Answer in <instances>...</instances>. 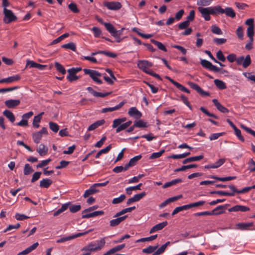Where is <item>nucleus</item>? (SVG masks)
Instances as JSON below:
<instances>
[{"instance_id":"obj_22","label":"nucleus","mask_w":255,"mask_h":255,"mask_svg":"<svg viewBox=\"0 0 255 255\" xmlns=\"http://www.w3.org/2000/svg\"><path fill=\"white\" fill-rule=\"evenodd\" d=\"M126 103V102L123 101L120 103L118 105L111 108H106L102 109V112L103 113H105L107 112H113L116 110H118L119 109H120L121 107H122L124 104Z\"/></svg>"},{"instance_id":"obj_6","label":"nucleus","mask_w":255,"mask_h":255,"mask_svg":"<svg viewBox=\"0 0 255 255\" xmlns=\"http://www.w3.org/2000/svg\"><path fill=\"white\" fill-rule=\"evenodd\" d=\"M201 64L203 67L215 72H220L222 70V69L213 65L210 61L205 59L201 60Z\"/></svg>"},{"instance_id":"obj_62","label":"nucleus","mask_w":255,"mask_h":255,"mask_svg":"<svg viewBox=\"0 0 255 255\" xmlns=\"http://www.w3.org/2000/svg\"><path fill=\"white\" fill-rule=\"evenodd\" d=\"M82 70V68L81 67H77V68H72L68 70V73L69 74H74L75 75L76 73Z\"/></svg>"},{"instance_id":"obj_3","label":"nucleus","mask_w":255,"mask_h":255,"mask_svg":"<svg viewBox=\"0 0 255 255\" xmlns=\"http://www.w3.org/2000/svg\"><path fill=\"white\" fill-rule=\"evenodd\" d=\"M137 67L145 73H148L150 71L149 68L153 66V64L145 60H139L137 64Z\"/></svg>"},{"instance_id":"obj_5","label":"nucleus","mask_w":255,"mask_h":255,"mask_svg":"<svg viewBox=\"0 0 255 255\" xmlns=\"http://www.w3.org/2000/svg\"><path fill=\"white\" fill-rule=\"evenodd\" d=\"M103 5L106 7L108 9L112 10H118L121 9L122 5L121 2L119 1H104Z\"/></svg>"},{"instance_id":"obj_32","label":"nucleus","mask_w":255,"mask_h":255,"mask_svg":"<svg viewBox=\"0 0 255 255\" xmlns=\"http://www.w3.org/2000/svg\"><path fill=\"white\" fill-rule=\"evenodd\" d=\"M135 209V206H133V207H128V208H127L124 209L122 210H121V211L115 214V215H114V217H120L121 215H124V214H126V213H127L128 212H131L132 211L134 210Z\"/></svg>"},{"instance_id":"obj_28","label":"nucleus","mask_w":255,"mask_h":255,"mask_svg":"<svg viewBox=\"0 0 255 255\" xmlns=\"http://www.w3.org/2000/svg\"><path fill=\"white\" fill-rule=\"evenodd\" d=\"M107 30L113 36L117 33L119 31H117L115 27L110 23H104Z\"/></svg>"},{"instance_id":"obj_30","label":"nucleus","mask_w":255,"mask_h":255,"mask_svg":"<svg viewBox=\"0 0 255 255\" xmlns=\"http://www.w3.org/2000/svg\"><path fill=\"white\" fill-rule=\"evenodd\" d=\"M204 157L203 155H201L199 156H193V157H190L189 158H187L184 160L183 161V164H186L189 162L196 161H199L203 159Z\"/></svg>"},{"instance_id":"obj_35","label":"nucleus","mask_w":255,"mask_h":255,"mask_svg":"<svg viewBox=\"0 0 255 255\" xmlns=\"http://www.w3.org/2000/svg\"><path fill=\"white\" fill-rule=\"evenodd\" d=\"M182 179L180 178L176 179L174 180H172L171 181L165 183L163 186V188H166L169 187H171L173 185H174L177 183H181L182 182Z\"/></svg>"},{"instance_id":"obj_29","label":"nucleus","mask_w":255,"mask_h":255,"mask_svg":"<svg viewBox=\"0 0 255 255\" xmlns=\"http://www.w3.org/2000/svg\"><path fill=\"white\" fill-rule=\"evenodd\" d=\"M43 114L44 113L42 112L34 117L32 124L34 128H38L39 127V123H40Z\"/></svg>"},{"instance_id":"obj_56","label":"nucleus","mask_w":255,"mask_h":255,"mask_svg":"<svg viewBox=\"0 0 255 255\" xmlns=\"http://www.w3.org/2000/svg\"><path fill=\"white\" fill-rule=\"evenodd\" d=\"M205 203V201H200L197 202H195L192 204H188L187 206L188 207V209L192 208V207H196L199 206L203 205Z\"/></svg>"},{"instance_id":"obj_49","label":"nucleus","mask_w":255,"mask_h":255,"mask_svg":"<svg viewBox=\"0 0 255 255\" xmlns=\"http://www.w3.org/2000/svg\"><path fill=\"white\" fill-rule=\"evenodd\" d=\"M134 125L137 128H146L147 127V123L142 120H138L134 122Z\"/></svg>"},{"instance_id":"obj_38","label":"nucleus","mask_w":255,"mask_h":255,"mask_svg":"<svg viewBox=\"0 0 255 255\" xmlns=\"http://www.w3.org/2000/svg\"><path fill=\"white\" fill-rule=\"evenodd\" d=\"M158 245L152 246H149L147 248L143 249L142 251V253L145 254H151L154 253L158 248Z\"/></svg>"},{"instance_id":"obj_8","label":"nucleus","mask_w":255,"mask_h":255,"mask_svg":"<svg viewBox=\"0 0 255 255\" xmlns=\"http://www.w3.org/2000/svg\"><path fill=\"white\" fill-rule=\"evenodd\" d=\"M198 9L205 20L208 21L210 20L211 17L210 14H211L212 10L211 7H203L200 6L198 8Z\"/></svg>"},{"instance_id":"obj_43","label":"nucleus","mask_w":255,"mask_h":255,"mask_svg":"<svg viewBox=\"0 0 255 255\" xmlns=\"http://www.w3.org/2000/svg\"><path fill=\"white\" fill-rule=\"evenodd\" d=\"M190 154V152H188L180 154H173L169 156V157L172 159H181L188 156Z\"/></svg>"},{"instance_id":"obj_55","label":"nucleus","mask_w":255,"mask_h":255,"mask_svg":"<svg viewBox=\"0 0 255 255\" xmlns=\"http://www.w3.org/2000/svg\"><path fill=\"white\" fill-rule=\"evenodd\" d=\"M243 75L246 77L249 80H250L254 83H255V75H252V73L244 72Z\"/></svg>"},{"instance_id":"obj_52","label":"nucleus","mask_w":255,"mask_h":255,"mask_svg":"<svg viewBox=\"0 0 255 255\" xmlns=\"http://www.w3.org/2000/svg\"><path fill=\"white\" fill-rule=\"evenodd\" d=\"M49 128L51 130L54 132H57L59 129V126L53 122H50L49 123Z\"/></svg>"},{"instance_id":"obj_42","label":"nucleus","mask_w":255,"mask_h":255,"mask_svg":"<svg viewBox=\"0 0 255 255\" xmlns=\"http://www.w3.org/2000/svg\"><path fill=\"white\" fill-rule=\"evenodd\" d=\"M61 47L63 48L70 49L73 51H75L76 50V45L73 42H69L68 43L63 44L61 46Z\"/></svg>"},{"instance_id":"obj_48","label":"nucleus","mask_w":255,"mask_h":255,"mask_svg":"<svg viewBox=\"0 0 255 255\" xmlns=\"http://www.w3.org/2000/svg\"><path fill=\"white\" fill-rule=\"evenodd\" d=\"M165 152L164 149L161 150L160 151L157 152H154L151 154L149 157L150 159H154L160 157L163 153Z\"/></svg>"},{"instance_id":"obj_19","label":"nucleus","mask_w":255,"mask_h":255,"mask_svg":"<svg viewBox=\"0 0 255 255\" xmlns=\"http://www.w3.org/2000/svg\"><path fill=\"white\" fill-rule=\"evenodd\" d=\"M127 216H124L122 217H116L117 218L113 219L110 221V225L111 227H115L119 225L121 222L124 221L127 218Z\"/></svg>"},{"instance_id":"obj_24","label":"nucleus","mask_w":255,"mask_h":255,"mask_svg":"<svg viewBox=\"0 0 255 255\" xmlns=\"http://www.w3.org/2000/svg\"><path fill=\"white\" fill-rule=\"evenodd\" d=\"M212 102L214 104L217 109L221 112L223 113H226L229 112L228 109L225 107L224 106H223V105H222L217 99H213L212 100Z\"/></svg>"},{"instance_id":"obj_45","label":"nucleus","mask_w":255,"mask_h":255,"mask_svg":"<svg viewBox=\"0 0 255 255\" xmlns=\"http://www.w3.org/2000/svg\"><path fill=\"white\" fill-rule=\"evenodd\" d=\"M188 207L187 206V205H183L182 206L176 207L172 212V215L174 216L180 211L188 210Z\"/></svg>"},{"instance_id":"obj_18","label":"nucleus","mask_w":255,"mask_h":255,"mask_svg":"<svg viewBox=\"0 0 255 255\" xmlns=\"http://www.w3.org/2000/svg\"><path fill=\"white\" fill-rule=\"evenodd\" d=\"M99 191V190L97 188L95 185L94 184L90 186V187L89 189L85 191V192L83 195V197L84 198H87L90 195H91L92 194H94L98 192Z\"/></svg>"},{"instance_id":"obj_23","label":"nucleus","mask_w":255,"mask_h":255,"mask_svg":"<svg viewBox=\"0 0 255 255\" xmlns=\"http://www.w3.org/2000/svg\"><path fill=\"white\" fill-rule=\"evenodd\" d=\"M38 245L39 244L37 242L35 243L23 251L19 253L17 255H26L35 250L38 247Z\"/></svg>"},{"instance_id":"obj_54","label":"nucleus","mask_w":255,"mask_h":255,"mask_svg":"<svg viewBox=\"0 0 255 255\" xmlns=\"http://www.w3.org/2000/svg\"><path fill=\"white\" fill-rule=\"evenodd\" d=\"M236 34L238 38L243 39L244 38V29L242 26H239L236 30Z\"/></svg>"},{"instance_id":"obj_17","label":"nucleus","mask_w":255,"mask_h":255,"mask_svg":"<svg viewBox=\"0 0 255 255\" xmlns=\"http://www.w3.org/2000/svg\"><path fill=\"white\" fill-rule=\"evenodd\" d=\"M250 210V208L245 206L243 205H236L229 209V212H247Z\"/></svg>"},{"instance_id":"obj_60","label":"nucleus","mask_w":255,"mask_h":255,"mask_svg":"<svg viewBox=\"0 0 255 255\" xmlns=\"http://www.w3.org/2000/svg\"><path fill=\"white\" fill-rule=\"evenodd\" d=\"M82 70V68L81 67H77V68H72L68 70V73L69 74H74L75 75L76 73Z\"/></svg>"},{"instance_id":"obj_50","label":"nucleus","mask_w":255,"mask_h":255,"mask_svg":"<svg viewBox=\"0 0 255 255\" xmlns=\"http://www.w3.org/2000/svg\"><path fill=\"white\" fill-rule=\"evenodd\" d=\"M213 0H197V4L202 6H207L210 4Z\"/></svg>"},{"instance_id":"obj_33","label":"nucleus","mask_w":255,"mask_h":255,"mask_svg":"<svg viewBox=\"0 0 255 255\" xmlns=\"http://www.w3.org/2000/svg\"><path fill=\"white\" fill-rule=\"evenodd\" d=\"M211 178L216 179L218 181H230L232 180H234L236 178V176H229V177H218L214 175H211L210 176Z\"/></svg>"},{"instance_id":"obj_31","label":"nucleus","mask_w":255,"mask_h":255,"mask_svg":"<svg viewBox=\"0 0 255 255\" xmlns=\"http://www.w3.org/2000/svg\"><path fill=\"white\" fill-rule=\"evenodd\" d=\"M211 7V14H218L220 13H224V9L222 8L221 6L217 5Z\"/></svg>"},{"instance_id":"obj_7","label":"nucleus","mask_w":255,"mask_h":255,"mask_svg":"<svg viewBox=\"0 0 255 255\" xmlns=\"http://www.w3.org/2000/svg\"><path fill=\"white\" fill-rule=\"evenodd\" d=\"M43 134H48V131L46 128H42L40 131L34 132L32 134V137L34 142L36 143H39L42 137Z\"/></svg>"},{"instance_id":"obj_46","label":"nucleus","mask_w":255,"mask_h":255,"mask_svg":"<svg viewBox=\"0 0 255 255\" xmlns=\"http://www.w3.org/2000/svg\"><path fill=\"white\" fill-rule=\"evenodd\" d=\"M55 66L57 71L60 72L62 74L64 75L66 73V71L64 67L59 62L55 63Z\"/></svg>"},{"instance_id":"obj_40","label":"nucleus","mask_w":255,"mask_h":255,"mask_svg":"<svg viewBox=\"0 0 255 255\" xmlns=\"http://www.w3.org/2000/svg\"><path fill=\"white\" fill-rule=\"evenodd\" d=\"M214 83L216 87L220 90H224L226 88V85L224 82L219 79H215Z\"/></svg>"},{"instance_id":"obj_61","label":"nucleus","mask_w":255,"mask_h":255,"mask_svg":"<svg viewBox=\"0 0 255 255\" xmlns=\"http://www.w3.org/2000/svg\"><path fill=\"white\" fill-rule=\"evenodd\" d=\"M82 70V68L81 67H77V68H72L68 70V73L69 74H74L75 75L76 73Z\"/></svg>"},{"instance_id":"obj_59","label":"nucleus","mask_w":255,"mask_h":255,"mask_svg":"<svg viewBox=\"0 0 255 255\" xmlns=\"http://www.w3.org/2000/svg\"><path fill=\"white\" fill-rule=\"evenodd\" d=\"M146 195V193L142 192L140 193L135 194L133 196V199L135 202H137L143 198Z\"/></svg>"},{"instance_id":"obj_15","label":"nucleus","mask_w":255,"mask_h":255,"mask_svg":"<svg viewBox=\"0 0 255 255\" xmlns=\"http://www.w3.org/2000/svg\"><path fill=\"white\" fill-rule=\"evenodd\" d=\"M168 225L167 221H164L162 223H160L154 226L150 230L149 233L152 234L155 232L162 230L165 227Z\"/></svg>"},{"instance_id":"obj_16","label":"nucleus","mask_w":255,"mask_h":255,"mask_svg":"<svg viewBox=\"0 0 255 255\" xmlns=\"http://www.w3.org/2000/svg\"><path fill=\"white\" fill-rule=\"evenodd\" d=\"M104 212L103 211H95V212H93L92 213H83V212H82V218H83V219H85V218H92V217H96V216H102L103 215H104Z\"/></svg>"},{"instance_id":"obj_64","label":"nucleus","mask_w":255,"mask_h":255,"mask_svg":"<svg viewBox=\"0 0 255 255\" xmlns=\"http://www.w3.org/2000/svg\"><path fill=\"white\" fill-rule=\"evenodd\" d=\"M211 30L213 33L218 34V35L222 34V32L221 29L218 26H217L215 25H213L212 26Z\"/></svg>"},{"instance_id":"obj_12","label":"nucleus","mask_w":255,"mask_h":255,"mask_svg":"<svg viewBox=\"0 0 255 255\" xmlns=\"http://www.w3.org/2000/svg\"><path fill=\"white\" fill-rule=\"evenodd\" d=\"M82 251H87V253H91L92 252H95L101 250L100 247L97 246L95 243H90L87 246L82 249Z\"/></svg>"},{"instance_id":"obj_10","label":"nucleus","mask_w":255,"mask_h":255,"mask_svg":"<svg viewBox=\"0 0 255 255\" xmlns=\"http://www.w3.org/2000/svg\"><path fill=\"white\" fill-rule=\"evenodd\" d=\"M189 85L194 90H195L198 93L203 96H209V93L207 92L204 91L197 84L192 82L188 83Z\"/></svg>"},{"instance_id":"obj_37","label":"nucleus","mask_w":255,"mask_h":255,"mask_svg":"<svg viewBox=\"0 0 255 255\" xmlns=\"http://www.w3.org/2000/svg\"><path fill=\"white\" fill-rule=\"evenodd\" d=\"M126 118H119L114 120L112 127L113 128H118L122 124L126 121Z\"/></svg>"},{"instance_id":"obj_63","label":"nucleus","mask_w":255,"mask_h":255,"mask_svg":"<svg viewBox=\"0 0 255 255\" xmlns=\"http://www.w3.org/2000/svg\"><path fill=\"white\" fill-rule=\"evenodd\" d=\"M166 248L167 247L165 246V245H163L161 247H160L155 252H154L152 255H159L162 254L165 251Z\"/></svg>"},{"instance_id":"obj_2","label":"nucleus","mask_w":255,"mask_h":255,"mask_svg":"<svg viewBox=\"0 0 255 255\" xmlns=\"http://www.w3.org/2000/svg\"><path fill=\"white\" fill-rule=\"evenodd\" d=\"M3 13L4 15L3 22L5 23H9L16 20L17 17L11 10L7 8H3Z\"/></svg>"},{"instance_id":"obj_41","label":"nucleus","mask_w":255,"mask_h":255,"mask_svg":"<svg viewBox=\"0 0 255 255\" xmlns=\"http://www.w3.org/2000/svg\"><path fill=\"white\" fill-rule=\"evenodd\" d=\"M150 41L153 44L155 45L160 50H161L165 52L167 51V49L161 42L156 41L153 39H151Z\"/></svg>"},{"instance_id":"obj_11","label":"nucleus","mask_w":255,"mask_h":255,"mask_svg":"<svg viewBox=\"0 0 255 255\" xmlns=\"http://www.w3.org/2000/svg\"><path fill=\"white\" fill-rule=\"evenodd\" d=\"M165 78L168 79L171 83H172L174 86H175L178 89H179L181 91L187 93H190V91L187 88H186L185 87L183 86L181 84L177 82L176 81H175L172 79H171L170 77H169L168 76H166Z\"/></svg>"},{"instance_id":"obj_4","label":"nucleus","mask_w":255,"mask_h":255,"mask_svg":"<svg viewBox=\"0 0 255 255\" xmlns=\"http://www.w3.org/2000/svg\"><path fill=\"white\" fill-rule=\"evenodd\" d=\"M236 63L238 65H242L245 68H247L251 63V59L250 55H247L245 58L242 56L236 59Z\"/></svg>"},{"instance_id":"obj_1","label":"nucleus","mask_w":255,"mask_h":255,"mask_svg":"<svg viewBox=\"0 0 255 255\" xmlns=\"http://www.w3.org/2000/svg\"><path fill=\"white\" fill-rule=\"evenodd\" d=\"M83 71L85 74L89 75L90 78L96 83L99 84H102L103 82L100 78L102 77V74L97 71L88 69H84Z\"/></svg>"},{"instance_id":"obj_51","label":"nucleus","mask_w":255,"mask_h":255,"mask_svg":"<svg viewBox=\"0 0 255 255\" xmlns=\"http://www.w3.org/2000/svg\"><path fill=\"white\" fill-rule=\"evenodd\" d=\"M141 155L135 156L131 158L128 162L131 166H134L136 164L137 162L141 159Z\"/></svg>"},{"instance_id":"obj_14","label":"nucleus","mask_w":255,"mask_h":255,"mask_svg":"<svg viewBox=\"0 0 255 255\" xmlns=\"http://www.w3.org/2000/svg\"><path fill=\"white\" fill-rule=\"evenodd\" d=\"M20 103L19 100L10 99L4 102L5 105L9 109L14 108L18 106Z\"/></svg>"},{"instance_id":"obj_25","label":"nucleus","mask_w":255,"mask_h":255,"mask_svg":"<svg viewBox=\"0 0 255 255\" xmlns=\"http://www.w3.org/2000/svg\"><path fill=\"white\" fill-rule=\"evenodd\" d=\"M105 123L104 120H101L96 121L93 124H91L88 128V130L89 131H91L94 130L95 129L98 128L99 127L103 125Z\"/></svg>"},{"instance_id":"obj_27","label":"nucleus","mask_w":255,"mask_h":255,"mask_svg":"<svg viewBox=\"0 0 255 255\" xmlns=\"http://www.w3.org/2000/svg\"><path fill=\"white\" fill-rule=\"evenodd\" d=\"M36 151L38 152L40 156H44L47 154L48 152V148L43 144H40Z\"/></svg>"},{"instance_id":"obj_53","label":"nucleus","mask_w":255,"mask_h":255,"mask_svg":"<svg viewBox=\"0 0 255 255\" xmlns=\"http://www.w3.org/2000/svg\"><path fill=\"white\" fill-rule=\"evenodd\" d=\"M33 171V169L32 167L30 166L29 164H25L24 168V174L25 175H27L29 174L30 173L32 172Z\"/></svg>"},{"instance_id":"obj_21","label":"nucleus","mask_w":255,"mask_h":255,"mask_svg":"<svg viewBox=\"0 0 255 255\" xmlns=\"http://www.w3.org/2000/svg\"><path fill=\"white\" fill-rule=\"evenodd\" d=\"M20 76L18 75H15L0 80V83H10L14 81H18L20 79Z\"/></svg>"},{"instance_id":"obj_34","label":"nucleus","mask_w":255,"mask_h":255,"mask_svg":"<svg viewBox=\"0 0 255 255\" xmlns=\"http://www.w3.org/2000/svg\"><path fill=\"white\" fill-rule=\"evenodd\" d=\"M224 13L229 17L234 18L236 16V13L234 9L230 7H227L224 9Z\"/></svg>"},{"instance_id":"obj_57","label":"nucleus","mask_w":255,"mask_h":255,"mask_svg":"<svg viewBox=\"0 0 255 255\" xmlns=\"http://www.w3.org/2000/svg\"><path fill=\"white\" fill-rule=\"evenodd\" d=\"M15 218L18 221H22L25 219L29 218V217L26 216L24 214H21L16 213L15 215Z\"/></svg>"},{"instance_id":"obj_20","label":"nucleus","mask_w":255,"mask_h":255,"mask_svg":"<svg viewBox=\"0 0 255 255\" xmlns=\"http://www.w3.org/2000/svg\"><path fill=\"white\" fill-rule=\"evenodd\" d=\"M219 209V207L216 208L214 210H212L211 212L209 211H205V212H198L195 214V216H210V215H217L221 214L222 212H216V210L217 209Z\"/></svg>"},{"instance_id":"obj_26","label":"nucleus","mask_w":255,"mask_h":255,"mask_svg":"<svg viewBox=\"0 0 255 255\" xmlns=\"http://www.w3.org/2000/svg\"><path fill=\"white\" fill-rule=\"evenodd\" d=\"M52 183V181L48 178L43 179L40 181L39 186L41 188H48Z\"/></svg>"},{"instance_id":"obj_47","label":"nucleus","mask_w":255,"mask_h":255,"mask_svg":"<svg viewBox=\"0 0 255 255\" xmlns=\"http://www.w3.org/2000/svg\"><path fill=\"white\" fill-rule=\"evenodd\" d=\"M126 195L122 194L120 197L114 198L112 201V203L114 204L121 203L126 199Z\"/></svg>"},{"instance_id":"obj_36","label":"nucleus","mask_w":255,"mask_h":255,"mask_svg":"<svg viewBox=\"0 0 255 255\" xmlns=\"http://www.w3.org/2000/svg\"><path fill=\"white\" fill-rule=\"evenodd\" d=\"M3 115L5 116L11 123H13L14 122L15 117L11 111L6 110L3 111Z\"/></svg>"},{"instance_id":"obj_58","label":"nucleus","mask_w":255,"mask_h":255,"mask_svg":"<svg viewBox=\"0 0 255 255\" xmlns=\"http://www.w3.org/2000/svg\"><path fill=\"white\" fill-rule=\"evenodd\" d=\"M234 130L235 131V134L238 137V138L242 141L244 142L245 141V139L241 134V130L239 129H238L237 127L234 128Z\"/></svg>"},{"instance_id":"obj_13","label":"nucleus","mask_w":255,"mask_h":255,"mask_svg":"<svg viewBox=\"0 0 255 255\" xmlns=\"http://www.w3.org/2000/svg\"><path fill=\"white\" fill-rule=\"evenodd\" d=\"M128 114L130 117H134L137 119L140 118L142 116L141 113L135 107L130 108L128 110Z\"/></svg>"},{"instance_id":"obj_39","label":"nucleus","mask_w":255,"mask_h":255,"mask_svg":"<svg viewBox=\"0 0 255 255\" xmlns=\"http://www.w3.org/2000/svg\"><path fill=\"white\" fill-rule=\"evenodd\" d=\"M253 223H242L237 224V226L241 230H247L249 227H252Z\"/></svg>"},{"instance_id":"obj_44","label":"nucleus","mask_w":255,"mask_h":255,"mask_svg":"<svg viewBox=\"0 0 255 255\" xmlns=\"http://www.w3.org/2000/svg\"><path fill=\"white\" fill-rule=\"evenodd\" d=\"M247 35L251 41H254V27H248L247 30Z\"/></svg>"},{"instance_id":"obj_9","label":"nucleus","mask_w":255,"mask_h":255,"mask_svg":"<svg viewBox=\"0 0 255 255\" xmlns=\"http://www.w3.org/2000/svg\"><path fill=\"white\" fill-rule=\"evenodd\" d=\"M92 231V230H89L87 231L86 232H84L83 233H79L76 234L75 235H72V236H69V237H67L62 238H61L60 239L57 240L56 242L57 243H63V242H65L66 241H69V240H72V239H75V238L81 237L82 236L85 235L89 233L90 232H91Z\"/></svg>"}]
</instances>
